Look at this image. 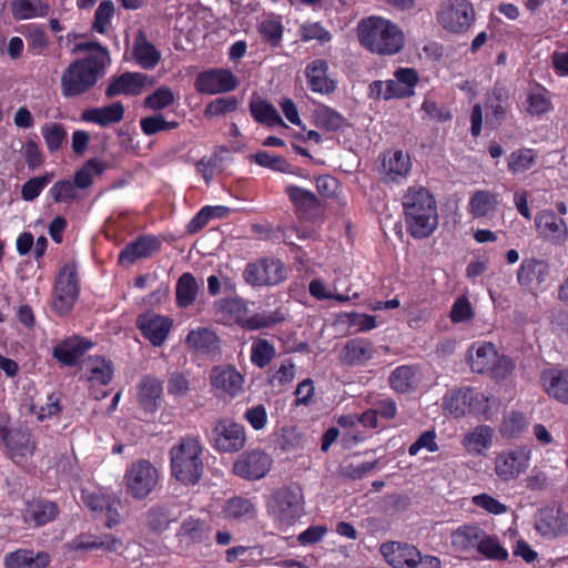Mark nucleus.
<instances>
[{"mask_svg":"<svg viewBox=\"0 0 568 568\" xmlns=\"http://www.w3.org/2000/svg\"><path fill=\"white\" fill-rule=\"evenodd\" d=\"M78 51H89V54L69 64L61 77V91L64 98H74L88 92L105 73L110 63L106 48L98 42H80Z\"/></svg>","mask_w":568,"mask_h":568,"instance_id":"f257e3e1","label":"nucleus"},{"mask_svg":"<svg viewBox=\"0 0 568 568\" xmlns=\"http://www.w3.org/2000/svg\"><path fill=\"white\" fill-rule=\"evenodd\" d=\"M359 44L373 54L390 57L405 45V33L394 21L382 16H368L357 23Z\"/></svg>","mask_w":568,"mask_h":568,"instance_id":"f03ea898","label":"nucleus"},{"mask_svg":"<svg viewBox=\"0 0 568 568\" xmlns=\"http://www.w3.org/2000/svg\"><path fill=\"white\" fill-rule=\"evenodd\" d=\"M450 547L459 556L474 558L481 555L489 560L503 561L508 551L495 535H489L477 524H464L449 534Z\"/></svg>","mask_w":568,"mask_h":568,"instance_id":"7ed1b4c3","label":"nucleus"},{"mask_svg":"<svg viewBox=\"0 0 568 568\" xmlns=\"http://www.w3.org/2000/svg\"><path fill=\"white\" fill-rule=\"evenodd\" d=\"M405 220L412 236L428 237L437 227L438 213L434 196L422 186H412L403 199Z\"/></svg>","mask_w":568,"mask_h":568,"instance_id":"20e7f679","label":"nucleus"},{"mask_svg":"<svg viewBox=\"0 0 568 568\" xmlns=\"http://www.w3.org/2000/svg\"><path fill=\"white\" fill-rule=\"evenodd\" d=\"M201 454L202 447L197 439H181L170 452L172 475L186 485L197 483L203 471Z\"/></svg>","mask_w":568,"mask_h":568,"instance_id":"39448f33","label":"nucleus"},{"mask_svg":"<svg viewBox=\"0 0 568 568\" xmlns=\"http://www.w3.org/2000/svg\"><path fill=\"white\" fill-rule=\"evenodd\" d=\"M81 291L79 272L75 263L61 266L52 288V310L60 316L69 314L75 305Z\"/></svg>","mask_w":568,"mask_h":568,"instance_id":"423d86ee","label":"nucleus"},{"mask_svg":"<svg viewBox=\"0 0 568 568\" xmlns=\"http://www.w3.org/2000/svg\"><path fill=\"white\" fill-rule=\"evenodd\" d=\"M379 551L394 568H440L442 561L432 555H422L413 545L398 541L384 542Z\"/></svg>","mask_w":568,"mask_h":568,"instance_id":"0eeeda50","label":"nucleus"},{"mask_svg":"<svg viewBox=\"0 0 568 568\" xmlns=\"http://www.w3.org/2000/svg\"><path fill=\"white\" fill-rule=\"evenodd\" d=\"M303 494L300 487H282L270 498L268 514L282 527L293 525L303 515Z\"/></svg>","mask_w":568,"mask_h":568,"instance_id":"6e6552de","label":"nucleus"},{"mask_svg":"<svg viewBox=\"0 0 568 568\" xmlns=\"http://www.w3.org/2000/svg\"><path fill=\"white\" fill-rule=\"evenodd\" d=\"M439 24L453 33L467 31L475 20V9L468 0H444L437 13Z\"/></svg>","mask_w":568,"mask_h":568,"instance_id":"1a4fd4ad","label":"nucleus"},{"mask_svg":"<svg viewBox=\"0 0 568 568\" xmlns=\"http://www.w3.org/2000/svg\"><path fill=\"white\" fill-rule=\"evenodd\" d=\"M243 277L252 286L276 285L286 278V270L278 260L263 258L248 263Z\"/></svg>","mask_w":568,"mask_h":568,"instance_id":"9d476101","label":"nucleus"},{"mask_svg":"<svg viewBox=\"0 0 568 568\" xmlns=\"http://www.w3.org/2000/svg\"><path fill=\"white\" fill-rule=\"evenodd\" d=\"M530 449L518 446L499 453L495 458V473L499 479L509 481L525 473L530 462Z\"/></svg>","mask_w":568,"mask_h":568,"instance_id":"9b49d317","label":"nucleus"},{"mask_svg":"<svg viewBox=\"0 0 568 568\" xmlns=\"http://www.w3.org/2000/svg\"><path fill=\"white\" fill-rule=\"evenodd\" d=\"M240 84L237 77L229 69H209L201 72L194 82L202 94H220L234 91Z\"/></svg>","mask_w":568,"mask_h":568,"instance_id":"f8f14e48","label":"nucleus"},{"mask_svg":"<svg viewBox=\"0 0 568 568\" xmlns=\"http://www.w3.org/2000/svg\"><path fill=\"white\" fill-rule=\"evenodd\" d=\"M272 465L271 455L262 449H252L239 456L233 465V471L243 479L257 480L266 476Z\"/></svg>","mask_w":568,"mask_h":568,"instance_id":"ddd939ff","label":"nucleus"},{"mask_svg":"<svg viewBox=\"0 0 568 568\" xmlns=\"http://www.w3.org/2000/svg\"><path fill=\"white\" fill-rule=\"evenodd\" d=\"M246 443L245 428L230 419L217 420L213 428V446L221 453H236Z\"/></svg>","mask_w":568,"mask_h":568,"instance_id":"4468645a","label":"nucleus"},{"mask_svg":"<svg viewBox=\"0 0 568 568\" xmlns=\"http://www.w3.org/2000/svg\"><path fill=\"white\" fill-rule=\"evenodd\" d=\"M486 397L471 388H460L450 393L445 398L446 409L455 417L467 413H483L486 409Z\"/></svg>","mask_w":568,"mask_h":568,"instance_id":"2eb2a0df","label":"nucleus"},{"mask_svg":"<svg viewBox=\"0 0 568 568\" xmlns=\"http://www.w3.org/2000/svg\"><path fill=\"white\" fill-rule=\"evenodd\" d=\"M535 227L541 239L555 245H562L568 239L566 222L551 210H542L536 214Z\"/></svg>","mask_w":568,"mask_h":568,"instance_id":"dca6fc26","label":"nucleus"},{"mask_svg":"<svg viewBox=\"0 0 568 568\" xmlns=\"http://www.w3.org/2000/svg\"><path fill=\"white\" fill-rule=\"evenodd\" d=\"M87 379L90 384L91 395L100 400L108 396L106 390H100L97 387L106 386L113 378V365L112 362L101 357H89L87 361Z\"/></svg>","mask_w":568,"mask_h":568,"instance_id":"f3484780","label":"nucleus"},{"mask_svg":"<svg viewBox=\"0 0 568 568\" xmlns=\"http://www.w3.org/2000/svg\"><path fill=\"white\" fill-rule=\"evenodd\" d=\"M0 440L6 447L7 455L14 462L19 457L32 455L36 449L30 433L20 428L0 426Z\"/></svg>","mask_w":568,"mask_h":568,"instance_id":"a211bd4d","label":"nucleus"},{"mask_svg":"<svg viewBox=\"0 0 568 568\" xmlns=\"http://www.w3.org/2000/svg\"><path fill=\"white\" fill-rule=\"evenodd\" d=\"M59 515V507L57 503L43 499L33 498L24 504L22 509V519L24 524L30 527H42L55 520Z\"/></svg>","mask_w":568,"mask_h":568,"instance_id":"6ab92c4d","label":"nucleus"},{"mask_svg":"<svg viewBox=\"0 0 568 568\" xmlns=\"http://www.w3.org/2000/svg\"><path fill=\"white\" fill-rule=\"evenodd\" d=\"M93 346L91 339L74 335L55 345L52 355L64 366H75L79 359Z\"/></svg>","mask_w":568,"mask_h":568,"instance_id":"aec40b11","label":"nucleus"},{"mask_svg":"<svg viewBox=\"0 0 568 568\" xmlns=\"http://www.w3.org/2000/svg\"><path fill=\"white\" fill-rule=\"evenodd\" d=\"M211 385L220 395L237 396L243 389L244 378L233 366H216L210 374Z\"/></svg>","mask_w":568,"mask_h":568,"instance_id":"412c9836","label":"nucleus"},{"mask_svg":"<svg viewBox=\"0 0 568 568\" xmlns=\"http://www.w3.org/2000/svg\"><path fill=\"white\" fill-rule=\"evenodd\" d=\"M549 272L547 262L536 258L525 260L517 272V281L530 291L539 290L547 281Z\"/></svg>","mask_w":568,"mask_h":568,"instance_id":"4be33fe9","label":"nucleus"},{"mask_svg":"<svg viewBox=\"0 0 568 568\" xmlns=\"http://www.w3.org/2000/svg\"><path fill=\"white\" fill-rule=\"evenodd\" d=\"M544 392L552 399L568 405V369L547 368L541 372Z\"/></svg>","mask_w":568,"mask_h":568,"instance_id":"5701e85b","label":"nucleus"},{"mask_svg":"<svg viewBox=\"0 0 568 568\" xmlns=\"http://www.w3.org/2000/svg\"><path fill=\"white\" fill-rule=\"evenodd\" d=\"M328 63L323 59L310 62L305 68L307 84L313 92L328 94L336 89V82L328 75Z\"/></svg>","mask_w":568,"mask_h":568,"instance_id":"b1692460","label":"nucleus"},{"mask_svg":"<svg viewBox=\"0 0 568 568\" xmlns=\"http://www.w3.org/2000/svg\"><path fill=\"white\" fill-rule=\"evenodd\" d=\"M412 169L410 159L403 151H388L382 159L381 173L387 181L405 179Z\"/></svg>","mask_w":568,"mask_h":568,"instance_id":"393cba45","label":"nucleus"},{"mask_svg":"<svg viewBox=\"0 0 568 568\" xmlns=\"http://www.w3.org/2000/svg\"><path fill=\"white\" fill-rule=\"evenodd\" d=\"M375 352V347L369 341L354 338L344 345L339 353V359L349 366H361L372 359Z\"/></svg>","mask_w":568,"mask_h":568,"instance_id":"a878e982","label":"nucleus"},{"mask_svg":"<svg viewBox=\"0 0 568 568\" xmlns=\"http://www.w3.org/2000/svg\"><path fill=\"white\" fill-rule=\"evenodd\" d=\"M51 559L48 552L18 549L4 556V568H47Z\"/></svg>","mask_w":568,"mask_h":568,"instance_id":"bb28decb","label":"nucleus"},{"mask_svg":"<svg viewBox=\"0 0 568 568\" xmlns=\"http://www.w3.org/2000/svg\"><path fill=\"white\" fill-rule=\"evenodd\" d=\"M123 116L124 106L121 102H113L102 108L87 109L81 114L83 121L99 124L102 128L119 123Z\"/></svg>","mask_w":568,"mask_h":568,"instance_id":"cd10ccee","label":"nucleus"},{"mask_svg":"<svg viewBox=\"0 0 568 568\" xmlns=\"http://www.w3.org/2000/svg\"><path fill=\"white\" fill-rule=\"evenodd\" d=\"M497 361V351L491 343L477 342L468 351V362L475 373L489 372Z\"/></svg>","mask_w":568,"mask_h":568,"instance_id":"c85d7f7f","label":"nucleus"},{"mask_svg":"<svg viewBox=\"0 0 568 568\" xmlns=\"http://www.w3.org/2000/svg\"><path fill=\"white\" fill-rule=\"evenodd\" d=\"M494 430L487 425L476 426L463 438V446L473 456H483L493 445Z\"/></svg>","mask_w":568,"mask_h":568,"instance_id":"c756f323","label":"nucleus"},{"mask_svg":"<svg viewBox=\"0 0 568 568\" xmlns=\"http://www.w3.org/2000/svg\"><path fill=\"white\" fill-rule=\"evenodd\" d=\"M142 91V73L124 72L113 77L105 89V95L111 99L120 94L138 95Z\"/></svg>","mask_w":568,"mask_h":568,"instance_id":"7c9ffc66","label":"nucleus"},{"mask_svg":"<svg viewBox=\"0 0 568 568\" xmlns=\"http://www.w3.org/2000/svg\"><path fill=\"white\" fill-rule=\"evenodd\" d=\"M497 207L498 195L487 190L475 191L468 202V212L474 219L491 216Z\"/></svg>","mask_w":568,"mask_h":568,"instance_id":"2f4dec72","label":"nucleus"},{"mask_svg":"<svg viewBox=\"0 0 568 568\" xmlns=\"http://www.w3.org/2000/svg\"><path fill=\"white\" fill-rule=\"evenodd\" d=\"M181 516V509L174 504H161L152 507L148 513V525L153 531H164L170 524Z\"/></svg>","mask_w":568,"mask_h":568,"instance_id":"473e14b6","label":"nucleus"},{"mask_svg":"<svg viewBox=\"0 0 568 568\" xmlns=\"http://www.w3.org/2000/svg\"><path fill=\"white\" fill-rule=\"evenodd\" d=\"M172 324V320L168 316L150 315L144 317V338H148L153 346H161L166 339Z\"/></svg>","mask_w":568,"mask_h":568,"instance_id":"72a5a7b5","label":"nucleus"},{"mask_svg":"<svg viewBox=\"0 0 568 568\" xmlns=\"http://www.w3.org/2000/svg\"><path fill=\"white\" fill-rule=\"evenodd\" d=\"M50 11V6L43 0H13L11 12L17 20L43 18Z\"/></svg>","mask_w":568,"mask_h":568,"instance_id":"f704fd0d","label":"nucleus"},{"mask_svg":"<svg viewBox=\"0 0 568 568\" xmlns=\"http://www.w3.org/2000/svg\"><path fill=\"white\" fill-rule=\"evenodd\" d=\"M285 193L294 206L302 213H313L320 206L316 195L306 189L288 184L285 187Z\"/></svg>","mask_w":568,"mask_h":568,"instance_id":"c9c22d12","label":"nucleus"},{"mask_svg":"<svg viewBox=\"0 0 568 568\" xmlns=\"http://www.w3.org/2000/svg\"><path fill=\"white\" fill-rule=\"evenodd\" d=\"M394 89L397 99L408 98L415 93V87L419 81L417 71L413 68H398L394 72Z\"/></svg>","mask_w":568,"mask_h":568,"instance_id":"e433bc0d","label":"nucleus"},{"mask_svg":"<svg viewBox=\"0 0 568 568\" xmlns=\"http://www.w3.org/2000/svg\"><path fill=\"white\" fill-rule=\"evenodd\" d=\"M223 514L230 520H250L256 515L254 504L243 497H234L226 500L223 507Z\"/></svg>","mask_w":568,"mask_h":568,"instance_id":"4c0bfd02","label":"nucleus"},{"mask_svg":"<svg viewBox=\"0 0 568 568\" xmlns=\"http://www.w3.org/2000/svg\"><path fill=\"white\" fill-rule=\"evenodd\" d=\"M186 343L190 347L202 353L215 352L219 347V338L214 332L207 328L192 329L186 336Z\"/></svg>","mask_w":568,"mask_h":568,"instance_id":"58836bf2","label":"nucleus"},{"mask_svg":"<svg viewBox=\"0 0 568 568\" xmlns=\"http://www.w3.org/2000/svg\"><path fill=\"white\" fill-rule=\"evenodd\" d=\"M105 169V162L98 159H90L75 172L73 183L78 189H88L93 184L94 178L101 175Z\"/></svg>","mask_w":568,"mask_h":568,"instance_id":"ea45409f","label":"nucleus"},{"mask_svg":"<svg viewBox=\"0 0 568 568\" xmlns=\"http://www.w3.org/2000/svg\"><path fill=\"white\" fill-rule=\"evenodd\" d=\"M390 386L398 393L412 390L418 383L416 368L403 365L393 371L389 377Z\"/></svg>","mask_w":568,"mask_h":568,"instance_id":"a19ab883","label":"nucleus"},{"mask_svg":"<svg viewBox=\"0 0 568 568\" xmlns=\"http://www.w3.org/2000/svg\"><path fill=\"white\" fill-rule=\"evenodd\" d=\"M537 531L546 537L556 536L561 531L559 510L556 508L541 509L536 518Z\"/></svg>","mask_w":568,"mask_h":568,"instance_id":"79ce46f5","label":"nucleus"},{"mask_svg":"<svg viewBox=\"0 0 568 568\" xmlns=\"http://www.w3.org/2000/svg\"><path fill=\"white\" fill-rule=\"evenodd\" d=\"M122 487L125 495L138 500L142 498V460L133 462L125 469Z\"/></svg>","mask_w":568,"mask_h":568,"instance_id":"37998d69","label":"nucleus"},{"mask_svg":"<svg viewBox=\"0 0 568 568\" xmlns=\"http://www.w3.org/2000/svg\"><path fill=\"white\" fill-rule=\"evenodd\" d=\"M119 540L112 536L106 535L104 538H99L92 535H80L72 540V547L75 550H93V549H105L113 551L116 549Z\"/></svg>","mask_w":568,"mask_h":568,"instance_id":"c03bdc74","label":"nucleus"},{"mask_svg":"<svg viewBox=\"0 0 568 568\" xmlns=\"http://www.w3.org/2000/svg\"><path fill=\"white\" fill-rule=\"evenodd\" d=\"M199 293V284L191 273H184L176 283V302L181 307L192 305Z\"/></svg>","mask_w":568,"mask_h":568,"instance_id":"a18cd8bd","label":"nucleus"},{"mask_svg":"<svg viewBox=\"0 0 568 568\" xmlns=\"http://www.w3.org/2000/svg\"><path fill=\"white\" fill-rule=\"evenodd\" d=\"M284 318L285 314L280 308L275 311H264L244 318L242 321V326L251 331L268 328L284 321Z\"/></svg>","mask_w":568,"mask_h":568,"instance_id":"49530a36","label":"nucleus"},{"mask_svg":"<svg viewBox=\"0 0 568 568\" xmlns=\"http://www.w3.org/2000/svg\"><path fill=\"white\" fill-rule=\"evenodd\" d=\"M527 103V111L531 115H541L552 110L551 94L542 87L529 91Z\"/></svg>","mask_w":568,"mask_h":568,"instance_id":"de8ad7c7","label":"nucleus"},{"mask_svg":"<svg viewBox=\"0 0 568 568\" xmlns=\"http://www.w3.org/2000/svg\"><path fill=\"white\" fill-rule=\"evenodd\" d=\"M313 121L320 129L337 131L344 125L345 119L335 110L326 105H320L313 112Z\"/></svg>","mask_w":568,"mask_h":568,"instance_id":"09e8293b","label":"nucleus"},{"mask_svg":"<svg viewBox=\"0 0 568 568\" xmlns=\"http://www.w3.org/2000/svg\"><path fill=\"white\" fill-rule=\"evenodd\" d=\"M250 110L253 118L261 123L267 125H280L284 124L276 109L268 102L256 99L250 103Z\"/></svg>","mask_w":568,"mask_h":568,"instance_id":"8fccbe9b","label":"nucleus"},{"mask_svg":"<svg viewBox=\"0 0 568 568\" xmlns=\"http://www.w3.org/2000/svg\"><path fill=\"white\" fill-rule=\"evenodd\" d=\"M41 134L50 153L58 152L67 140V130L63 124L48 122L41 126Z\"/></svg>","mask_w":568,"mask_h":568,"instance_id":"3c124183","label":"nucleus"},{"mask_svg":"<svg viewBox=\"0 0 568 568\" xmlns=\"http://www.w3.org/2000/svg\"><path fill=\"white\" fill-rule=\"evenodd\" d=\"M276 355L275 346L264 338H255L251 346V362L258 368L267 366Z\"/></svg>","mask_w":568,"mask_h":568,"instance_id":"603ef678","label":"nucleus"},{"mask_svg":"<svg viewBox=\"0 0 568 568\" xmlns=\"http://www.w3.org/2000/svg\"><path fill=\"white\" fill-rule=\"evenodd\" d=\"M537 154L531 149H519L508 158V170L513 174L524 173L536 163Z\"/></svg>","mask_w":568,"mask_h":568,"instance_id":"864d4df0","label":"nucleus"},{"mask_svg":"<svg viewBox=\"0 0 568 568\" xmlns=\"http://www.w3.org/2000/svg\"><path fill=\"white\" fill-rule=\"evenodd\" d=\"M210 534L209 525L195 518L185 519L179 530V535L183 538H189L192 541L200 542L207 539Z\"/></svg>","mask_w":568,"mask_h":568,"instance_id":"5fc2aeb1","label":"nucleus"},{"mask_svg":"<svg viewBox=\"0 0 568 568\" xmlns=\"http://www.w3.org/2000/svg\"><path fill=\"white\" fill-rule=\"evenodd\" d=\"M252 159L260 166L267 168V169L283 172V173L297 174L298 176L305 178V175L302 173L293 172L291 170L290 164L284 160V158H282L280 155H274L266 151H258L254 155H252Z\"/></svg>","mask_w":568,"mask_h":568,"instance_id":"6e6d98bb","label":"nucleus"},{"mask_svg":"<svg viewBox=\"0 0 568 568\" xmlns=\"http://www.w3.org/2000/svg\"><path fill=\"white\" fill-rule=\"evenodd\" d=\"M81 499L85 507L92 511L102 513L105 508H109V506L114 505V498L100 489L94 491L82 489Z\"/></svg>","mask_w":568,"mask_h":568,"instance_id":"4d7b16f0","label":"nucleus"},{"mask_svg":"<svg viewBox=\"0 0 568 568\" xmlns=\"http://www.w3.org/2000/svg\"><path fill=\"white\" fill-rule=\"evenodd\" d=\"M77 189L73 181L59 180L50 189V194L57 203H72L79 199Z\"/></svg>","mask_w":568,"mask_h":568,"instance_id":"13d9d810","label":"nucleus"},{"mask_svg":"<svg viewBox=\"0 0 568 568\" xmlns=\"http://www.w3.org/2000/svg\"><path fill=\"white\" fill-rule=\"evenodd\" d=\"M258 31L264 42L277 47L283 37V26L276 18H267L261 21Z\"/></svg>","mask_w":568,"mask_h":568,"instance_id":"bf43d9fd","label":"nucleus"},{"mask_svg":"<svg viewBox=\"0 0 568 568\" xmlns=\"http://www.w3.org/2000/svg\"><path fill=\"white\" fill-rule=\"evenodd\" d=\"M175 101V95L169 87H160L144 98V109L162 110Z\"/></svg>","mask_w":568,"mask_h":568,"instance_id":"052dcab7","label":"nucleus"},{"mask_svg":"<svg viewBox=\"0 0 568 568\" xmlns=\"http://www.w3.org/2000/svg\"><path fill=\"white\" fill-rule=\"evenodd\" d=\"M114 16V6L111 0L102 1L95 10L92 30L104 34L111 26Z\"/></svg>","mask_w":568,"mask_h":568,"instance_id":"680f3d73","label":"nucleus"},{"mask_svg":"<svg viewBox=\"0 0 568 568\" xmlns=\"http://www.w3.org/2000/svg\"><path fill=\"white\" fill-rule=\"evenodd\" d=\"M338 318L339 322L348 324V326L354 327L357 332H367L377 326L376 317L368 314L342 313Z\"/></svg>","mask_w":568,"mask_h":568,"instance_id":"e2e57ef3","label":"nucleus"},{"mask_svg":"<svg viewBox=\"0 0 568 568\" xmlns=\"http://www.w3.org/2000/svg\"><path fill=\"white\" fill-rule=\"evenodd\" d=\"M52 173H45L41 176L31 178L26 181L21 187V197L31 202L36 200L44 187L51 182Z\"/></svg>","mask_w":568,"mask_h":568,"instance_id":"0e129e2a","label":"nucleus"},{"mask_svg":"<svg viewBox=\"0 0 568 568\" xmlns=\"http://www.w3.org/2000/svg\"><path fill=\"white\" fill-rule=\"evenodd\" d=\"M301 39L305 42L317 40L321 43L331 41L332 34L318 22H305L300 27Z\"/></svg>","mask_w":568,"mask_h":568,"instance_id":"69168bd1","label":"nucleus"},{"mask_svg":"<svg viewBox=\"0 0 568 568\" xmlns=\"http://www.w3.org/2000/svg\"><path fill=\"white\" fill-rule=\"evenodd\" d=\"M162 386L156 378L144 379V412H153L161 399Z\"/></svg>","mask_w":568,"mask_h":568,"instance_id":"338daca9","label":"nucleus"},{"mask_svg":"<svg viewBox=\"0 0 568 568\" xmlns=\"http://www.w3.org/2000/svg\"><path fill=\"white\" fill-rule=\"evenodd\" d=\"M239 102L234 97L217 98L211 101L205 108V116H221L237 109Z\"/></svg>","mask_w":568,"mask_h":568,"instance_id":"774afa93","label":"nucleus"}]
</instances>
